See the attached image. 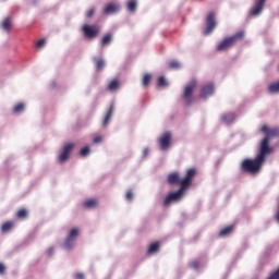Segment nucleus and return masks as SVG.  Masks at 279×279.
<instances>
[{"label": "nucleus", "instance_id": "f257e3e1", "mask_svg": "<svg viewBox=\"0 0 279 279\" xmlns=\"http://www.w3.org/2000/svg\"><path fill=\"white\" fill-rule=\"evenodd\" d=\"M260 132L265 135L258 146V153L255 158L242 160L240 168L242 172L256 175L260 172L267 157L272 154L274 148L269 145L270 141L279 137V128H269L267 124L260 126Z\"/></svg>", "mask_w": 279, "mask_h": 279}, {"label": "nucleus", "instance_id": "f03ea898", "mask_svg": "<svg viewBox=\"0 0 279 279\" xmlns=\"http://www.w3.org/2000/svg\"><path fill=\"white\" fill-rule=\"evenodd\" d=\"M197 175V169L192 167L185 171V177H183V181H181V186L177 192H172L166 196L163 199V207H168L173 202H180L184 195V192L190 189L194 179Z\"/></svg>", "mask_w": 279, "mask_h": 279}, {"label": "nucleus", "instance_id": "7ed1b4c3", "mask_svg": "<svg viewBox=\"0 0 279 279\" xmlns=\"http://www.w3.org/2000/svg\"><path fill=\"white\" fill-rule=\"evenodd\" d=\"M244 38H245V33L243 31H240L222 39V41L218 44V47H216V51L218 52L228 51L232 47H234L238 43L243 41Z\"/></svg>", "mask_w": 279, "mask_h": 279}, {"label": "nucleus", "instance_id": "20e7f679", "mask_svg": "<svg viewBox=\"0 0 279 279\" xmlns=\"http://www.w3.org/2000/svg\"><path fill=\"white\" fill-rule=\"evenodd\" d=\"M196 87H197V81L195 78H192V81H190V83L185 85V90H183V99H185V102H187V106L192 105V97Z\"/></svg>", "mask_w": 279, "mask_h": 279}, {"label": "nucleus", "instance_id": "39448f33", "mask_svg": "<svg viewBox=\"0 0 279 279\" xmlns=\"http://www.w3.org/2000/svg\"><path fill=\"white\" fill-rule=\"evenodd\" d=\"M85 38L93 40L96 39L100 33V28L97 25H84L82 28Z\"/></svg>", "mask_w": 279, "mask_h": 279}, {"label": "nucleus", "instance_id": "423d86ee", "mask_svg": "<svg viewBox=\"0 0 279 279\" xmlns=\"http://www.w3.org/2000/svg\"><path fill=\"white\" fill-rule=\"evenodd\" d=\"M205 23L207 24V28H205L204 34L205 36H208L217 27L216 13L214 11L207 14V19L205 20Z\"/></svg>", "mask_w": 279, "mask_h": 279}, {"label": "nucleus", "instance_id": "0eeeda50", "mask_svg": "<svg viewBox=\"0 0 279 279\" xmlns=\"http://www.w3.org/2000/svg\"><path fill=\"white\" fill-rule=\"evenodd\" d=\"M171 132L167 131L163 134H161V137H159V148H161L162 151H167L171 146Z\"/></svg>", "mask_w": 279, "mask_h": 279}, {"label": "nucleus", "instance_id": "6e6552de", "mask_svg": "<svg viewBox=\"0 0 279 279\" xmlns=\"http://www.w3.org/2000/svg\"><path fill=\"white\" fill-rule=\"evenodd\" d=\"M80 231L77 228H74L70 231L69 236L65 239V242L63 243L64 248L71 250L74 246L75 239L78 236Z\"/></svg>", "mask_w": 279, "mask_h": 279}, {"label": "nucleus", "instance_id": "1a4fd4ad", "mask_svg": "<svg viewBox=\"0 0 279 279\" xmlns=\"http://www.w3.org/2000/svg\"><path fill=\"white\" fill-rule=\"evenodd\" d=\"M73 148H74V144L73 143H69V144H66L63 147L62 153L59 156V162L60 163H63L66 160H69L71 151L73 150Z\"/></svg>", "mask_w": 279, "mask_h": 279}, {"label": "nucleus", "instance_id": "9d476101", "mask_svg": "<svg viewBox=\"0 0 279 279\" xmlns=\"http://www.w3.org/2000/svg\"><path fill=\"white\" fill-rule=\"evenodd\" d=\"M214 94H215L214 84L209 83V84L203 86V88H201L199 97L203 99H206V98L213 96Z\"/></svg>", "mask_w": 279, "mask_h": 279}, {"label": "nucleus", "instance_id": "9b49d317", "mask_svg": "<svg viewBox=\"0 0 279 279\" xmlns=\"http://www.w3.org/2000/svg\"><path fill=\"white\" fill-rule=\"evenodd\" d=\"M182 182H183V179H181L179 172L175 171V172L168 174V184L179 185L182 187Z\"/></svg>", "mask_w": 279, "mask_h": 279}, {"label": "nucleus", "instance_id": "f8f14e48", "mask_svg": "<svg viewBox=\"0 0 279 279\" xmlns=\"http://www.w3.org/2000/svg\"><path fill=\"white\" fill-rule=\"evenodd\" d=\"M265 3H266V0L255 1V4L251 10V16H258L264 10Z\"/></svg>", "mask_w": 279, "mask_h": 279}, {"label": "nucleus", "instance_id": "ddd939ff", "mask_svg": "<svg viewBox=\"0 0 279 279\" xmlns=\"http://www.w3.org/2000/svg\"><path fill=\"white\" fill-rule=\"evenodd\" d=\"M120 11V5L118 3H109L105 9H104V13L106 15H110L113 13H117Z\"/></svg>", "mask_w": 279, "mask_h": 279}, {"label": "nucleus", "instance_id": "4468645a", "mask_svg": "<svg viewBox=\"0 0 279 279\" xmlns=\"http://www.w3.org/2000/svg\"><path fill=\"white\" fill-rule=\"evenodd\" d=\"M114 113V105L111 104L110 107H109V110L107 111L106 113V117L104 119V122H102V126L104 128H107L111 118H112V114Z\"/></svg>", "mask_w": 279, "mask_h": 279}, {"label": "nucleus", "instance_id": "2eb2a0df", "mask_svg": "<svg viewBox=\"0 0 279 279\" xmlns=\"http://www.w3.org/2000/svg\"><path fill=\"white\" fill-rule=\"evenodd\" d=\"M236 119V116L235 113L233 112H229V113H226V114H222V121L226 123V124H231L235 121Z\"/></svg>", "mask_w": 279, "mask_h": 279}, {"label": "nucleus", "instance_id": "dca6fc26", "mask_svg": "<svg viewBox=\"0 0 279 279\" xmlns=\"http://www.w3.org/2000/svg\"><path fill=\"white\" fill-rule=\"evenodd\" d=\"M234 230V226H227L225 228H222V230H220V232L218 233V235H220V238H226L228 235H230Z\"/></svg>", "mask_w": 279, "mask_h": 279}, {"label": "nucleus", "instance_id": "f3484780", "mask_svg": "<svg viewBox=\"0 0 279 279\" xmlns=\"http://www.w3.org/2000/svg\"><path fill=\"white\" fill-rule=\"evenodd\" d=\"M160 250V243L159 242H153L150 243V246H148V255H155L159 252Z\"/></svg>", "mask_w": 279, "mask_h": 279}, {"label": "nucleus", "instance_id": "a211bd4d", "mask_svg": "<svg viewBox=\"0 0 279 279\" xmlns=\"http://www.w3.org/2000/svg\"><path fill=\"white\" fill-rule=\"evenodd\" d=\"M267 92L269 94H279V81L270 83L267 87Z\"/></svg>", "mask_w": 279, "mask_h": 279}, {"label": "nucleus", "instance_id": "6ab92c4d", "mask_svg": "<svg viewBox=\"0 0 279 279\" xmlns=\"http://www.w3.org/2000/svg\"><path fill=\"white\" fill-rule=\"evenodd\" d=\"M98 205V202L96 198H88L84 202V207L87 209H94Z\"/></svg>", "mask_w": 279, "mask_h": 279}, {"label": "nucleus", "instance_id": "aec40b11", "mask_svg": "<svg viewBox=\"0 0 279 279\" xmlns=\"http://www.w3.org/2000/svg\"><path fill=\"white\" fill-rule=\"evenodd\" d=\"M13 228H14V221L9 220L2 225L1 232L9 233Z\"/></svg>", "mask_w": 279, "mask_h": 279}, {"label": "nucleus", "instance_id": "412c9836", "mask_svg": "<svg viewBox=\"0 0 279 279\" xmlns=\"http://www.w3.org/2000/svg\"><path fill=\"white\" fill-rule=\"evenodd\" d=\"M119 88H120V82H119L117 78L112 80V81L110 82V84L108 85V89H109L110 92H116V90H118Z\"/></svg>", "mask_w": 279, "mask_h": 279}, {"label": "nucleus", "instance_id": "4be33fe9", "mask_svg": "<svg viewBox=\"0 0 279 279\" xmlns=\"http://www.w3.org/2000/svg\"><path fill=\"white\" fill-rule=\"evenodd\" d=\"M111 41H112V34L111 33L106 34L101 39V46L102 47L109 46Z\"/></svg>", "mask_w": 279, "mask_h": 279}, {"label": "nucleus", "instance_id": "5701e85b", "mask_svg": "<svg viewBox=\"0 0 279 279\" xmlns=\"http://www.w3.org/2000/svg\"><path fill=\"white\" fill-rule=\"evenodd\" d=\"M16 217L19 219H27L28 217V210L26 208H21L17 213H16Z\"/></svg>", "mask_w": 279, "mask_h": 279}, {"label": "nucleus", "instance_id": "b1692460", "mask_svg": "<svg viewBox=\"0 0 279 279\" xmlns=\"http://www.w3.org/2000/svg\"><path fill=\"white\" fill-rule=\"evenodd\" d=\"M95 62H96V69H97L98 71L104 70V68H105V61H104V59H101V58H95Z\"/></svg>", "mask_w": 279, "mask_h": 279}, {"label": "nucleus", "instance_id": "393cba45", "mask_svg": "<svg viewBox=\"0 0 279 279\" xmlns=\"http://www.w3.org/2000/svg\"><path fill=\"white\" fill-rule=\"evenodd\" d=\"M2 27L5 32H10V29L12 28V22L9 17L4 20Z\"/></svg>", "mask_w": 279, "mask_h": 279}, {"label": "nucleus", "instance_id": "a878e982", "mask_svg": "<svg viewBox=\"0 0 279 279\" xmlns=\"http://www.w3.org/2000/svg\"><path fill=\"white\" fill-rule=\"evenodd\" d=\"M150 82H151V74L149 73L144 74V77H143L144 87H148Z\"/></svg>", "mask_w": 279, "mask_h": 279}, {"label": "nucleus", "instance_id": "bb28decb", "mask_svg": "<svg viewBox=\"0 0 279 279\" xmlns=\"http://www.w3.org/2000/svg\"><path fill=\"white\" fill-rule=\"evenodd\" d=\"M128 9L130 12L134 13L137 10V2L132 0L128 3Z\"/></svg>", "mask_w": 279, "mask_h": 279}, {"label": "nucleus", "instance_id": "cd10ccee", "mask_svg": "<svg viewBox=\"0 0 279 279\" xmlns=\"http://www.w3.org/2000/svg\"><path fill=\"white\" fill-rule=\"evenodd\" d=\"M168 83L165 78V76H159V78L157 80V87L161 88V87H167Z\"/></svg>", "mask_w": 279, "mask_h": 279}, {"label": "nucleus", "instance_id": "c85d7f7f", "mask_svg": "<svg viewBox=\"0 0 279 279\" xmlns=\"http://www.w3.org/2000/svg\"><path fill=\"white\" fill-rule=\"evenodd\" d=\"M24 110H25V105L23 102L15 105L13 109L14 113H22Z\"/></svg>", "mask_w": 279, "mask_h": 279}, {"label": "nucleus", "instance_id": "c756f323", "mask_svg": "<svg viewBox=\"0 0 279 279\" xmlns=\"http://www.w3.org/2000/svg\"><path fill=\"white\" fill-rule=\"evenodd\" d=\"M170 69L171 70H180L181 63L179 61L172 60V61H170Z\"/></svg>", "mask_w": 279, "mask_h": 279}, {"label": "nucleus", "instance_id": "7c9ffc66", "mask_svg": "<svg viewBox=\"0 0 279 279\" xmlns=\"http://www.w3.org/2000/svg\"><path fill=\"white\" fill-rule=\"evenodd\" d=\"M190 268H192L194 270L199 269V260L194 259V260L190 262Z\"/></svg>", "mask_w": 279, "mask_h": 279}, {"label": "nucleus", "instance_id": "2f4dec72", "mask_svg": "<svg viewBox=\"0 0 279 279\" xmlns=\"http://www.w3.org/2000/svg\"><path fill=\"white\" fill-rule=\"evenodd\" d=\"M89 153H90V149H89L88 146L83 147V148L81 149V156H82V157H87V156L89 155Z\"/></svg>", "mask_w": 279, "mask_h": 279}, {"label": "nucleus", "instance_id": "473e14b6", "mask_svg": "<svg viewBox=\"0 0 279 279\" xmlns=\"http://www.w3.org/2000/svg\"><path fill=\"white\" fill-rule=\"evenodd\" d=\"M267 279H279V267L278 269L272 272Z\"/></svg>", "mask_w": 279, "mask_h": 279}, {"label": "nucleus", "instance_id": "72a5a7b5", "mask_svg": "<svg viewBox=\"0 0 279 279\" xmlns=\"http://www.w3.org/2000/svg\"><path fill=\"white\" fill-rule=\"evenodd\" d=\"M96 13V9L95 8H92L87 11V17L88 19H92Z\"/></svg>", "mask_w": 279, "mask_h": 279}, {"label": "nucleus", "instance_id": "f704fd0d", "mask_svg": "<svg viewBox=\"0 0 279 279\" xmlns=\"http://www.w3.org/2000/svg\"><path fill=\"white\" fill-rule=\"evenodd\" d=\"M46 44V39H40L37 44H36V47L38 49H41Z\"/></svg>", "mask_w": 279, "mask_h": 279}, {"label": "nucleus", "instance_id": "c9c22d12", "mask_svg": "<svg viewBox=\"0 0 279 279\" xmlns=\"http://www.w3.org/2000/svg\"><path fill=\"white\" fill-rule=\"evenodd\" d=\"M133 198H134L133 192H132V191H128V193H126V199L130 201V202H132Z\"/></svg>", "mask_w": 279, "mask_h": 279}, {"label": "nucleus", "instance_id": "e433bc0d", "mask_svg": "<svg viewBox=\"0 0 279 279\" xmlns=\"http://www.w3.org/2000/svg\"><path fill=\"white\" fill-rule=\"evenodd\" d=\"M102 142V136H96L95 138H94V143L95 144H100Z\"/></svg>", "mask_w": 279, "mask_h": 279}, {"label": "nucleus", "instance_id": "4c0bfd02", "mask_svg": "<svg viewBox=\"0 0 279 279\" xmlns=\"http://www.w3.org/2000/svg\"><path fill=\"white\" fill-rule=\"evenodd\" d=\"M5 269H7L5 266L2 263H0V275H4Z\"/></svg>", "mask_w": 279, "mask_h": 279}, {"label": "nucleus", "instance_id": "58836bf2", "mask_svg": "<svg viewBox=\"0 0 279 279\" xmlns=\"http://www.w3.org/2000/svg\"><path fill=\"white\" fill-rule=\"evenodd\" d=\"M75 279H85V276H84L83 272H77V274L75 275Z\"/></svg>", "mask_w": 279, "mask_h": 279}, {"label": "nucleus", "instance_id": "ea45409f", "mask_svg": "<svg viewBox=\"0 0 279 279\" xmlns=\"http://www.w3.org/2000/svg\"><path fill=\"white\" fill-rule=\"evenodd\" d=\"M276 220L279 223V204L277 206Z\"/></svg>", "mask_w": 279, "mask_h": 279}, {"label": "nucleus", "instance_id": "a19ab883", "mask_svg": "<svg viewBox=\"0 0 279 279\" xmlns=\"http://www.w3.org/2000/svg\"><path fill=\"white\" fill-rule=\"evenodd\" d=\"M52 253H53V248H52V247H50V248L48 250V255H49V256H51V255H52Z\"/></svg>", "mask_w": 279, "mask_h": 279}, {"label": "nucleus", "instance_id": "79ce46f5", "mask_svg": "<svg viewBox=\"0 0 279 279\" xmlns=\"http://www.w3.org/2000/svg\"><path fill=\"white\" fill-rule=\"evenodd\" d=\"M147 151H148L147 149H144V154H147Z\"/></svg>", "mask_w": 279, "mask_h": 279}, {"label": "nucleus", "instance_id": "37998d69", "mask_svg": "<svg viewBox=\"0 0 279 279\" xmlns=\"http://www.w3.org/2000/svg\"><path fill=\"white\" fill-rule=\"evenodd\" d=\"M277 71L279 72V64H278V66H277Z\"/></svg>", "mask_w": 279, "mask_h": 279}]
</instances>
